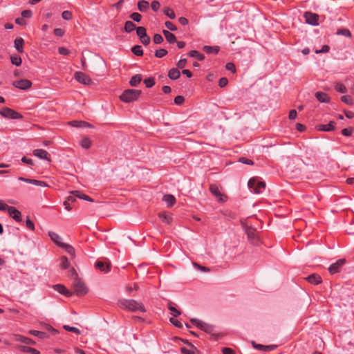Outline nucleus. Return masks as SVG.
<instances>
[{
    "label": "nucleus",
    "mask_w": 354,
    "mask_h": 354,
    "mask_svg": "<svg viewBox=\"0 0 354 354\" xmlns=\"http://www.w3.org/2000/svg\"><path fill=\"white\" fill-rule=\"evenodd\" d=\"M250 192L255 194L263 193L266 189V183L259 180L257 178H252L248 183Z\"/></svg>",
    "instance_id": "nucleus-2"
},
{
    "label": "nucleus",
    "mask_w": 354,
    "mask_h": 354,
    "mask_svg": "<svg viewBox=\"0 0 354 354\" xmlns=\"http://www.w3.org/2000/svg\"><path fill=\"white\" fill-rule=\"evenodd\" d=\"M203 50L207 54H217L219 52L218 46H204Z\"/></svg>",
    "instance_id": "nucleus-26"
},
{
    "label": "nucleus",
    "mask_w": 354,
    "mask_h": 354,
    "mask_svg": "<svg viewBox=\"0 0 354 354\" xmlns=\"http://www.w3.org/2000/svg\"><path fill=\"white\" fill-rule=\"evenodd\" d=\"M32 15V11L30 10H25L21 12V16L23 18H30Z\"/></svg>",
    "instance_id": "nucleus-61"
},
{
    "label": "nucleus",
    "mask_w": 354,
    "mask_h": 354,
    "mask_svg": "<svg viewBox=\"0 0 354 354\" xmlns=\"http://www.w3.org/2000/svg\"><path fill=\"white\" fill-rule=\"evenodd\" d=\"M142 81V75L137 74L131 77L129 84L131 86H137Z\"/></svg>",
    "instance_id": "nucleus-24"
},
{
    "label": "nucleus",
    "mask_w": 354,
    "mask_h": 354,
    "mask_svg": "<svg viewBox=\"0 0 354 354\" xmlns=\"http://www.w3.org/2000/svg\"><path fill=\"white\" fill-rule=\"evenodd\" d=\"M30 334L38 337L40 339H43L46 337V333L39 330H30Z\"/></svg>",
    "instance_id": "nucleus-43"
},
{
    "label": "nucleus",
    "mask_w": 354,
    "mask_h": 354,
    "mask_svg": "<svg viewBox=\"0 0 354 354\" xmlns=\"http://www.w3.org/2000/svg\"><path fill=\"white\" fill-rule=\"evenodd\" d=\"M335 90L341 93H346L347 92L346 87L342 83H337L335 86Z\"/></svg>",
    "instance_id": "nucleus-37"
},
{
    "label": "nucleus",
    "mask_w": 354,
    "mask_h": 354,
    "mask_svg": "<svg viewBox=\"0 0 354 354\" xmlns=\"http://www.w3.org/2000/svg\"><path fill=\"white\" fill-rule=\"evenodd\" d=\"M341 100L348 104V105H353V97L351 96V95H343L342 97H341Z\"/></svg>",
    "instance_id": "nucleus-38"
},
{
    "label": "nucleus",
    "mask_w": 354,
    "mask_h": 354,
    "mask_svg": "<svg viewBox=\"0 0 354 354\" xmlns=\"http://www.w3.org/2000/svg\"><path fill=\"white\" fill-rule=\"evenodd\" d=\"M12 85L17 88L21 89V90H28L32 86V82L26 79L20 80L17 81H15L12 83Z\"/></svg>",
    "instance_id": "nucleus-8"
},
{
    "label": "nucleus",
    "mask_w": 354,
    "mask_h": 354,
    "mask_svg": "<svg viewBox=\"0 0 354 354\" xmlns=\"http://www.w3.org/2000/svg\"><path fill=\"white\" fill-rule=\"evenodd\" d=\"M58 52L62 55H68L70 53V50L65 47H59Z\"/></svg>",
    "instance_id": "nucleus-59"
},
{
    "label": "nucleus",
    "mask_w": 354,
    "mask_h": 354,
    "mask_svg": "<svg viewBox=\"0 0 354 354\" xmlns=\"http://www.w3.org/2000/svg\"><path fill=\"white\" fill-rule=\"evenodd\" d=\"M136 28V25L131 21H127L124 24V31L129 33Z\"/></svg>",
    "instance_id": "nucleus-32"
},
{
    "label": "nucleus",
    "mask_w": 354,
    "mask_h": 354,
    "mask_svg": "<svg viewBox=\"0 0 354 354\" xmlns=\"http://www.w3.org/2000/svg\"><path fill=\"white\" fill-rule=\"evenodd\" d=\"M188 55L191 57L196 58L199 61H202L205 59V56L196 50H191L188 53Z\"/></svg>",
    "instance_id": "nucleus-30"
},
{
    "label": "nucleus",
    "mask_w": 354,
    "mask_h": 354,
    "mask_svg": "<svg viewBox=\"0 0 354 354\" xmlns=\"http://www.w3.org/2000/svg\"><path fill=\"white\" fill-rule=\"evenodd\" d=\"M162 200L167 203L168 207H171L176 203V198L171 194H165Z\"/></svg>",
    "instance_id": "nucleus-23"
},
{
    "label": "nucleus",
    "mask_w": 354,
    "mask_h": 354,
    "mask_svg": "<svg viewBox=\"0 0 354 354\" xmlns=\"http://www.w3.org/2000/svg\"><path fill=\"white\" fill-rule=\"evenodd\" d=\"M187 64V59L185 58L180 59L177 63V67L179 68H183Z\"/></svg>",
    "instance_id": "nucleus-62"
},
{
    "label": "nucleus",
    "mask_w": 354,
    "mask_h": 354,
    "mask_svg": "<svg viewBox=\"0 0 354 354\" xmlns=\"http://www.w3.org/2000/svg\"><path fill=\"white\" fill-rule=\"evenodd\" d=\"M245 232L248 235V238L252 243H256L258 241L257 231L252 227H245Z\"/></svg>",
    "instance_id": "nucleus-11"
},
{
    "label": "nucleus",
    "mask_w": 354,
    "mask_h": 354,
    "mask_svg": "<svg viewBox=\"0 0 354 354\" xmlns=\"http://www.w3.org/2000/svg\"><path fill=\"white\" fill-rule=\"evenodd\" d=\"M167 54V50L164 48H160L156 50L155 56L158 58H162Z\"/></svg>",
    "instance_id": "nucleus-44"
},
{
    "label": "nucleus",
    "mask_w": 354,
    "mask_h": 354,
    "mask_svg": "<svg viewBox=\"0 0 354 354\" xmlns=\"http://www.w3.org/2000/svg\"><path fill=\"white\" fill-rule=\"evenodd\" d=\"M306 279L310 283L317 285L322 282L321 277L317 274H312L308 275Z\"/></svg>",
    "instance_id": "nucleus-16"
},
{
    "label": "nucleus",
    "mask_w": 354,
    "mask_h": 354,
    "mask_svg": "<svg viewBox=\"0 0 354 354\" xmlns=\"http://www.w3.org/2000/svg\"><path fill=\"white\" fill-rule=\"evenodd\" d=\"M16 340L26 344H35V342L32 339L20 335L16 336Z\"/></svg>",
    "instance_id": "nucleus-27"
},
{
    "label": "nucleus",
    "mask_w": 354,
    "mask_h": 354,
    "mask_svg": "<svg viewBox=\"0 0 354 354\" xmlns=\"http://www.w3.org/2000/svg\"><path fill=\"white\" fill-rule=\"evenodd\" d=\"M330 50V47L328 45H324L322 46V48L319 50H315V53L316 54H319V53H328Z\"/></svg>",
    "instance_id": "nucleus-51"
},
{
    "label": "nucleus",
    "mask_w": 354,
    "mask_h": 354,
    "mask_svg": "<svg viewBox=\"0 0 354 354\" xmlns=\"http://www.w3.org/2000/svg\"><path fill=\"white\" fill-rule=\"evenodd\" d=\"M225 68L227 71H230L232 73H235L236 71V68H235V66L233 63L232 62H228L225 65Z\"/></svg>",
    "instance_id": "nucleus-60"
},
{
    "label": "nucleus",
    "mask_w": 354,
    "mask_h": 354,
    "mask_svg": "<svg viewBox=\"0 0 354 354\" xmlns=\"http://www.w3.org/2000/svg\"><path fill=\"white\" fill-rule=\"evenodd\" d=\"M0 114L3 117L10 119H20L22 118V115L19 113L8 107L3 108L0 111Z\"/></svg>",
    "instance_id": "nucleus-5"
},
{
    "label": "nucleus",
    "mask_w": 354,
    "mask_h": 354,
    "mask_svg": "<svg viewBox=\"0 0 354 354\" xmlns=\"http://www.w3.org/2000/svg\"><path fill=\"white\" fill-rule=\"evenodd\" d=\"M69 261L68 260V258L66 257H61V263H60V267L62 269H67L69 267Z\"/></svg>",
    "instance_id": "nucleus-40"
},
{
    "label": "nucleus",
    "mask_w": 354,
    "mask_h": 354,
    "mask_svg": "<svg viewBox=\"0 0 354 354\" xmlns=\"http://www.w3.org/2000/svg\"><path fill=\"white\" fill-rule=\"evenodd\" d=\"M8 212L9 213V215L16 221L20 222L21 221V214L15 207L10 206Z\"/></svg>",
    "instance_id": "nucleus-13"
},
{
    "label": "nucleus",
    "mask_w": 354,
    "mask_h": 354,
    "mask_svg": "<svg viewBox=\"0 0 354 354\" xmlns=\"http://www.w3.org/2000/svg\"><path fill=\"white\" fill-rule=\"evenodd\" d=\"M228 83V80L226 77H221L218 81V86L221 88L225 86Z\"/></svg>",
    "instance_id": "nucleus-63"
},
{
    "label": "nucleus",
    "mask_w": 354,
    "mask_h": 354,
    "mask_svg": "<svg viewBox=\"0 0 354 354\" xmlns=\"http://www.w3.org/2000/svg\"><path fill=\"white\" fill-rule=\"evenodd\" d=\"M338 35H342L347 37H351L352 35L349 30L348 29H341L337 31Z\"/></svg>",
    "instance_id": "nucleus-48"
},
{
    "label": "nucleus",
    "mask_w": 354,
    "mask_h": 354,
    "mask_svg": "<svg viewBox=\"0 0 354 354\" xmlns=\"http://www.w3.org/2000/svg\"><path fill=\"white\" fill-rule=\"evenodd\" d=\"M253 347L259 351H271L274 350L277 348L276 345H262L256 344L254 342H252Z\"/></svg>",
    "instance_id": "nucleus-15"
},
{
    "label": "nucleus",
    "mask_w": 354,
    "mask_h": 354,
    "mask_svg": "<svg viewBox=\"0 0 354 354\" xmlns=\"http://www.w3.org/2000/svg\"><path fill=\"white\" fill-rule=\"evenodd\" d=\"M71 194H74L76 197L80 198V199H83V200H85V201H90V202H93V200L88 196L86 195V194H82L81 192L80 191H73V192H71Z\"/></svg>",
    "instance_id": "nucleus-29"
},
{
    "label": "nucleus",
    "mask_w": 354,
    "mask_h": 354,
    "mask_svg": "<svg viewBox=\"0 0 354 354\" xmlns=\"http://www.w3.org/2000/svg\"><path fill=\"white\" fill-rule=\"evenodd\" d=\"M61 248H64L65 251L70 254L72 257H75V249L71 245L64 243L61 246Z\"/></svg>",
    "instance_id": "nucleus-33"
},
{
    "label": "nucleus",
    "mask_w": 354,
    "mask_h": 354,
    "mask_svg": "<svg viewBox=\"0 0 354 354\" xmlns=\"http://www.w3.org/2000/svg\"><path fill=\"white\" fill-rule=\"evenodd\" d=\"M168 308L171 310V315L176 317L180 315V310H177L172 304L171 303H169L168 304Z\"/></svg>",
    "instance_id": "nucleus-42"
},
{
    "label": "nucleus",
    "mask_w": 354,
    "mask_h": 354,
    "mask_svg": "<svg viewBox=\"0 0 354 354\" xmlns=\"http://www.w3.org/2000/svg\"><path fill=\"white\" fill-rule=\"evenodd\" d=\"M140 40L145 46H147L150 43V37L147 35L140 38Z\"/></svg>",
    "instance_id": "nucleus-64"
},
{
    "label": "nucleus",
    "mask_w": 354,
    "mask_h": 354,
    "mask_svg": "<svg viewBox=\"0 0 354 354\" xmlns=\"http://www.w3.org/2000/svg\"><path fill=\"white\" fill-rule=\"evenodd\" d=\"M136 34L140 39L145 37L147 35L146 28L142 26L138 27L136 28Z\"/></svg>",
    "instance_id": "nucleus-39"
},
{
    "label": "nucleus",
    "mask_w": 354,
    "mask_h": 354,
    "mask_svg": "<svg viewBox=\"0 0 354 354\" xmlns=\"http://www.w3.org/2000/svg\"><path fill=\"white\" fill-rule=\"evenodd\" d=\"M153 40L156 44H160L163 41V37L160 34H155Z\"/></svg>",
    "instance_id": "nucleus-52"
},
{
    "label": "nucleus",
    "mask_w": 354,
    "mask_h": 354,
    "mask_svg": "<svg viewBox=\"0 0 354 354\" xmlns=\"http://www.w3.org/2000/svg\"><path fill=\"white\" fill-rule=\"evenodd\" d=\"M209 191L215 197H216L218 199L219 201H225L226 197L223 194H222L218 186L215 185H211L209 186Z\"/></svg>",
    "instance_id": "nucleus-12"
},
{
    "label": "nucleus",
    "mask_w": 354,
    "mask_h": 354,
    "mask_svg": "<svg viewBox=\"0 0 354 354\" xmlns=\"http://www.w3.org/2000/svg\"><path fill=\"white\" fill-rule=\"evenodd\" d=\"M95 267L96 269L107 273L110 271L111 263L109 261H97L95 263Z\"/></svg>",
    "instance_id": "nucleus-10"
},
{
    "label": "nucleus",
    "mask_w": 354,
    "mask_h": 354,
    "mask_svg": "<svg viewBox=\"0 0 354 354\" xmlns=\"http://www.w3.org/2000/svg\"><path fill=\"white\" fill-rule=\"evenodd\" d=\"M151 6V9L154 12H157L160 8V4L158 1H152Z\"/></svg>",
    "instance_id": "nucleus-57"
},
{
    "label": "nucleus",
    "mask_w": 354,
    "mask_h": 354,
    "mask_svg": "<svg viewBox=\"0 0 354 354\" xmlns=\"http://www.w3.org/2000/svg\"><path fill=\"white\" fill-rule=\"evenodd\" d=\"M10 59L13 65L19 66L21 64L22 60L19 56H11Z\"/></svg>",
    "instance_id": "nucleus-41"
},
{
    "label": "nucleus",
    "mask_w": 354,
    "mask_h": 354,
    "mask_svg": "<svg viewBox=\"0 0 354 354\" xmlns=\"http://www.w3.org/2000/svg\"><path fill=\"white\" fill-rule=\"evenodd\" d=\"M335 122L334 121H330L329 123L326 124H321L319 126V130L324 131H330L334 130Z\"/></svg>",
    "instance_id": "nucleus-22"
},
{
    "label": "nucleus",
    "mask_w": 354,
    "mask_h": 354,
    "mask_svg": "<svg viewBox=\"0 0 354 354\" xmlns=\"http://www.w3.org/2000/svg\"><path fill=\"white\" fill-rule=\"evenodd\" d=\"M64 328L67 330V331H70V332H73L76 334H80V330L76 328V327H73V326H69L68 325H64Z\"/></svg>",
    "instance_id": "nucleus-49"
},
{
    "label": "nucleus",
    "mask_w": 354,
    "mask_h": 354,
    "mask_svg": "<svg viewBox=\"0 0 354 354\" xmlns=\"http://www.w3.org/2000/svg\"><path fill=\"white\" fill-rule=\"evenodd\" d=\"M132 53L136 56H141L143 54L142 47L139 45H136L131 48Z\"/></svg>",
    "instance_id": "nucleus-36"
},
{
    "label": "nucleus",
    "mask_w": 354,
    "mask_h": 354,
    "mask_svg": "<svg viewBox=\"0 0 354 354\" xmlns=\"http://www.w3.org/2000/svg\"><path fill=\"white\" fill-rule=\"evenodd\" d=\"M149 8V3L148 1L141 0L138 3V9L140 12H146Z\"/></svg>",
    "instance_id": "nucleus-28"
},
{
    "label": "nucleus",
    "mask_w": 354,
    "mask_h": 354,
    "mask_svg": "<svg viewBox=\"0 0 354 354\" xmlns=\"http://www.w3.org/2000/svg\"><path fill=\"white\" fill-rule=\"evenodd\" d=\"M26 226L29 230L33 231L35 230V225L33 222L27 216V219L26 221Z\"/></svg>",
    "instance_id": "nucleus-53"
},
{
    "label": "nucleus",
    "mask_w": 354,
    "mask_h": 354,
    "mask_svg": "<svg viewBox=\"0 0 354 354\" xmlns=\"http://www.w3.org/2000/svg\"><path fill=\"white\" fill-rule=\"evenodd\" d=\"M141 94V91L136 89H127L122 92L120 100L125 103L136 101Z\"/></svg>",
    "instance_id": "nucleus-3"
},
{
    "label": "nucleus",
    "mask_w": 354,
    "mask_h": 354,
    "mask_svg": "<svg viewBox=\"0 0 354 354\" xmlns=\"http://www.w3.org/2000/svg\"><path fill=\"white\" fill-rule=\"evenodd\" d=\"M24 40L21 37H17L15 39V41H14L15 48L20 53H22L24 52Z\"/></svg>",
    "instance_id": "nucleus-19"
},
{
    "label": "nucleus",
    "mask_w": 354,
    "mask_h": 354,
    "mask_svg": "<svg viewBox=\"0 0 354 354\" xmlns=\"http://www.w3.org/2000/svg\"><path fill=\"white\" fill-rule=\"evenodd\" d=\"M31 184L44 187H49V185L46 182L35 179H32V182H31Z\"/></svg>",
    "instance_id": "nucleus-50"
},
{
    "label": "nucleus",
    "mask_w": 354,
    "mask_h": 354,
    "mask_svg": "<svg viewBox=\"0 0 354 354\" xmlns=\"http://www.w3.org/2000/svg\"><path fill=\"white\" fill-rule=\"evenodd\" d=\"M165 25L169 30L171 31H176L177 30L176 26L169 21H166Z\"/></svg>",
    "instance_id": "nucleus-56"
},
{
    "label": "nucleus",
    "mask_w": 354,
    "mask_h": 354,
    "mask_svg": "<svg viewBox=\"0 0 354 354\" xmlns=\"http://www.w3.org/2000/svg\"><path fill=\"white\" fill-rule=\"evenodd\" d=\"M180 75V71L177 68H175L170 69L168 73V77L171 80H176L178 79Z\"/></svg>",
    "instance_id": "nucleus-25"
},
{
    "label": "nucleus",
    "mask_w": 354,
    "mask_h": 354,
    "mask_svg": "<svg viewBox=\"0 0 354 354\" xmlns=\"http://www.w3.org/2000/svg\"><path fill=\"white\" fill-rule=\"evenodd\" d=\"M80 145L84 149H89L91 146V141L88 138H84L83 139H82V140L80 142Z\"/></svg>",
    "instance_id": "nucleus-35"
},
{
    "label": "nucleus",
    "mask_w": 354,
    "mask_h": 354,
    "mask_svg": "<svg viewBox=\"0 0 354 354\" xmlns=\"http://www.w3.org/2000/svg\"><path fill=\"white\" fill-rule=\"evenodd\" d=\"M162 33L164 36L165 37V39L169 44H174L177 42L176 37L174 34L171 33L169 30H164L162 31Z\"/></svg>",
    "instance_id": "nucleus-20"
},
{
    "label": "nucleus",
    "mask_w": 354,
    "mask_h": 354,
    "mask_svg": "<svg viewBox=\"0 0 354 354\" xmlns=\"http://www.w3.org/2000/svg\"><path fill=\"white\" fill-rule=\"evenodd\" d=\"M23 351L25 352L30 353L32 354H39V351H38L35 348H30V347L24 346Z\"/></svg>",
    "instance_id": "nucleus-55"
},
{
    "label": "nucleus",
    "mask_w": 354,
    "mask_h": 354,
    "mask_svg": "<svg viewBox=\"0 0 354 354\" xmlns=\"http://www.w3.org/2000/svg\"><path fill=\"white\" fill-rule=\"evenodd\" d=\"M54 289L59 292L62 295H64L67 297H70L71 294L69 291L66 288V287L61 284H56L53 286Z\"/></svg>",
    "instance_id": "nucleus-21"
},
{
    "label": "nucleus",
    "mask_w": 354,
    "mask_h": 354,
    "mask_svg": "<svg viewBox=\"0 0 354 354\" xmlns=\"http://www.w3.org/2000/svg\"><path fill=\"white\" fill-rule=\"evenodd\" d=\"M62 17L64 20H71L72 18V13L68 10H65L62 12Z\"/></svg>",
    "instance_id": "nucleus-54"
},
{
    "label": "nucleus",
    "mask_w": 354,
    "mask_h": 354,
    "mask_svg": "<svg viewBox=\"0 0 354 354\" xmlns=\"http://www.w3.org/2000/svg\"><path fill=\"white\" fill-rule=\"evenodd\" d=\"M118 306L120 308L132 312H146V309L141 302L134 299H122L118 301Z\"/></svg>",
    "instance_id": "nucleus-1"
},
{
    "label": "nucleus",
    "mask_w": 354,
    "mask_h": 354,
    "mask_svg": "<svg viewBox=\"0 0 354 354\" xmlns=\"http://www.w3.org/2000/svg\"><path fill=\"white\" fill-rule=\"evenodd\" d=\"M130 18L136 22H140L142 19V15L138 12H133L130 15Z\"/></svg>",
    "instance_id": "nucleus-47"
},
{
    "label": "nucleus",
    "mask_w": 354,
    "mask_h": 354,
    "mask_svg": "<svg viewBox=\"0 0 354 354\" xmlns=\"http://www.w3.org/2000/svg\"><path fill=\"white\" fill-rule=\"evenodd\" d=\"M185 101V98L182 95H178L174 98V103L177 105L183 104Z\"/></svg>",
    "instance_id": "nucleus-58"
},
{
    "label": "nucleus",
    "mask_w": 354,
    "mask_h": 354,
    "mask_svg": "<svg viewBox=\"0 0 354 354\" xmlns=\"http://www.w3.org/2000/svg\"><path fill=\"white\" fill-rule=\"evenodd\" d=\"M159 218L160 219L166 224H170L171 222V216L169 214H167L166 213H160L159 214Z\"/></svg>",
    "instance_id": "nucleus-31"
},
{
    "label": "nucleus",
    "mask_w": 354,
    "mask_h": 354,
    "mask_svg": "<svg viewBox=\"0 0 354 354\" xmlns=\"http://www.w3.org/2000/svg\"><path fill=\"white\" fill-rule=\"evenodd\" d=\"M71 124L75 127H91V124L83 121H72Z\"/></svg>",
    "instance_id": "nucleus-34"
},
{
    "label": "nucleus",
    "mask_w": 354,
    "mask_h": 354,
    "mask_svg": "<svg viewBox=\"0 0 354 354\" xmlns=\"http://www.w3.org/2000/svg\"><path fill=\"white\" fill-rule=\"evenodd\" d=\"M74 77L78 82L84 85H90L92 83V80L90 77L83 72H75Z\"/></svg>",
    "instance_id": "nucleus-6"
},
{
    "label": "nucleus",
    "mask_w": 354,
    "mask_h": 354,
    "mask_svg": "<svg viewBox=\"0 0 354 354\" xmlns=\"http://www.w3.org/2000/svg\"><path fill=\"white\" fill-rule=\"evenodd\" d=\"M306 22L312 26L318 25V15L310 12H306L304 15Z\"/></svg>",
    "instance_id": "nucleus-7"
},
{
    "label": "nucleus",
    "mask_w": 354,
    "mask_h": 354,
    "mask_svg": "<svg viewBox=\"0 0 354 354\" xmlns=\"http://www.w3.org/2000/svg\"><path fill=\"white\" fill-rule=\"evenodd\" d=\"M164 13L165 15H167L169 18L174 19L176 17V15L174 12V10L169 8H167L164 10Z\"/></svg>",
    "instance_id": "nucleus-45"
},
{
    "label": "nucleus",
    "mask_w": 354,
    "mask_h": 354,
    "mask_svg": "<svg viewBox=\"0 0 354 354\" xmlns=\"http://www.w3.org/2000/svg\"><path fill=\"white\" fill-rule=\"evenodd\" d=\"M144 83L147 88H151L155 84V80L153 77H149L144 80Z\"/></svg>",
    "instance_id": "nucleus-46"
},
{
    "label": "nucleus",
    "mask_w": 354,
    "mask_h": 354,
    "mask_svg": "<svg viewBox=\"0 0 354 354\" xmlns=\"http://www.w3.org/2000/svg\"><path fill=\"white\" fill-rule=\"evenodd\" d=\"M73 290L77 296H83L88 292L85 283L78 278H75L73 283Z\"/></svg>",
    "instance_id": "nucleus-4"
},
{
    "label": "nucleus",
    "mask_w": 354,
    "mask_h": 354,
    "mask_svg": "<svg viewBox=\"0 0 354 354\" xmlns=\"http://www.w3.org/2000/svg\"><path fill=\"white\" fill-rule=\"evenodd\" d=\"M48 235L51 240L59 247H61L64 243L62 242V237L54 232H49Z\"/></svg>",
    "instance_id": "nucleus-17"
},
{
    "label": "nucleus",
    "mask_w": 354,
    "mask_h": 354,
    "mask_svg": "<svg viewBox=\"0 0 354 354\" xmlns=\"http://www.w3.org/2000/svg\"><path fill=\"white\" fill-rule=\"evenodd\" d=\"M315 97L322 103H327L330 101V97L326 93L322 91L317 92Z\"/></svg>",
    "instance_id": "nucleus-18"
},
{
    "label": "nucleus",
    "mask_w": 354,
    "mask_h": 354,
    "mask_svg": "<svg viewBox=\"0 0 354 354\" xmlns=\"http://www.w3.org/2000/svg\"><path fill=\"white\" fill-rule=\"evenodd\" d=\"M345 263L344 259H339L335 263L331 264L328 268V271L331 274H334L340 272L342 267Z\"/></svg>",
    "instance_id": "nucleus-9"
},
{
    "label": "nucleus",
    "mask_w": 354,
    "mask_h": 354,
    "mask_svg": "<svg viewBox=\"0 0 354 354\" xmlns=\"http://www.w3.org/2000/svg\"><path fill=\"white\" fill-rule=\"evenodd\" d=\"M33 155L39 158L40 159L46 160L48 161L50 160L49 158L48 153L44 149H35L33 151Z\"/></svg>",
    "instance_id": "nucleus-14"
}]
</instances>
